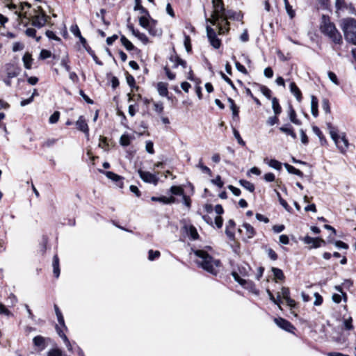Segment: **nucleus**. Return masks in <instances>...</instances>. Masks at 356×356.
Returning <instances> with one entry per match:
<instances>
[{
    "mask_svg": "<svg viewBox=\"0 0 356 356\" xmlns=\"http://www.w3.org/2000/svg\"><path fill=\"white\" fill-rule=\"evenodd\" d=\"M197 259L196 264L208 273L216 275L220 267V261L213 259L204 250H192Z\"/></svg>",
    "mask_w": 356,
    "mask_h": 356,
    "instance_id": "1",
    "label": "nucleus"
},
{
    "mask_svg": "<svg viewBox=\"0 0 356 356\" xmlns=\"http://www.w3.org/2000/svg\"><path fill=\"white\" fill-rule=\"evenodd\" d=\"M320 29L321 32L335 44H341L342 42L341 33L336 28L334 24L330 20L328 17L325 15L322 16Z\"/></svg>",
    "mask_w": 356,
    "mask_h": 356,
    "instance_id": "2",
    "label": "nucleus"
},
{
    "mask_svg": "<svg viewBox=\"0 0 356 356\" xmlns=\"http://www.w3.org/2000/svg\"><path fill=\"white\" fill-rule=\"evenodd\" d=\"M340 27L343 32L345 40L350 43L356 44V19L353 17L341 19Z\"/></svg>",
    "mask_w": 356,
    "mask_h": 356,
    "instance_id": "3",
    "label": "nucleus"
},
{
    "mask_svg": "<svg viewBox=\"0 0 356 356\" xmlns=\"http://www.w3.org/2000/svg\"><path fill=\"white\" fill-rule=\"evenodd\" d=\"M213 11L210 17H207L205 14V20L211 25H216L218 22L222 20L226 10L222 0H212Z\"/></svg>",
    "mask_w": 356,
    "mask_h": 356,
    "instance_id": "4",
    "label": "nucleus"
},
{
    "mask_svg": "<svg viewBox=\"0 0 356 356\" xmlns=\"http://www.w3.org/2000/svg\"><path fill=\"white\" fill-rule=\"evenodd\" d=\"M139 24L147 29L149 34L152 35H158L161 33V30L154 28L156 22L153 19L149 21L146 16H141L139 17Z\"/></svg>",
    "mask_w": 356,
    "mask_h": 356,
    "instance_id": "5",
    "label": "nucleus"
},
{
    "mask_svg": "<svg viewBox=\"0 0 356 356\" xmlns=\"http://www.w3.org/2000/svg\"><path fill=\"white\" fill-rule=\"evenodd\" d=\"M35 14L31 16V24L38 29L42 28L45 25L49 17L46 15L42 10L37 11L34 10Z\"/></svg>",
    "mask_w": 356,
    "mask_h": 356,
    "instance_id": "6",
    "label": "nucleus"
},
{
    "mask_svg": "<svg viewBox=\"0 0 356 356\" xmlns=\"http://www.w3.org/2000/svg\"><path fill=\"white\" fill-rule=\"evenodd\" d=\"M207 35L211 45L215 49H219L221 45V40L218 38V32L211 25L206 26Z\"/></svg>",
    "mask_w": 356,
    "mask_h": 356,
    "instance_id": "7",
    "label": "nucleus"
},
{
    "mask_svg": "<svg viewBox=\"0 0 356 356\" xmlns=\"http://www.w3.org/2000/svg\"><path fill=\"white\" fill-rule=\"evenodd\" d=\"M330 136L339 151L342 153L345 152L349 145L348 140L346 138V135H330Z\"/></svg>",
    "mask_w": 356,
    "mask_h": 356,
    "instance_id": "8",
    "label": "nucleus"
},
{
    "mask_svg": "<svg viewBox=\"0 0 356 356\" xmlns=\"http://www.w3.org/2000/svg\"><path fill=\"white\" fill-rule=\"evenodd\" d=\"M138 172L140 179L143 181H145L146 183H149V184H152L154 186L157 185L159 180L157 175L151 173L149 172L143 171L140 169L138 170Z\"/></svg>",
    "mask_w": 356,
    "mask_h": 356,
    "instance_id": "9",
    "label": "nucleus"
},
{
    "mask_svg": "<svg viewBox=\"0 0 356 356\" xmlns=\"http://www.w3.org/2000/svg\"><path fill=\"white\" fill-rule=\"evenodd\" d=\"M274 322L280 328L289 332H293L295 330V327L288 321L282 318H275Z\"/></svg>",
    "mask_w": 356,
    "mask_h": 356,
    "instance_id": "10",
    "label": "nucleus"
},
{
    "mask_svg": "<svg viewBox=\"0 0 356 356\" xmlns=\"http://www.w3.org/2000/svg\"><path fill=\"white\" fill-rule=\"evenodd\" d=\"M229 19H226V20H220L218 22V24L214 25L218 30V33L219 35H225L228 33L229 31Z\"/></svg>",
    "mask_w": 356,
    "mask_h": 356,
    "instance_id": "11",
    "label": "nucleus"
},
{
    "mask_svg": "<svg viewBox=\"0 0 356 356\" xmlns=\"http://www.w3.org/2000/svg\"><path fill=\"white\" fill-rule=\"evenodd\" d=\"M303 241L306 244H312V248H316L321 246V243H325L324 240L318 238H312L309 236H306Z\"/></svg>",
    "mask_w": 356,
    "mask_h": 356,
    "instance_id": "12",
    "label": "nucleus"
},
{
    "mask_svg": "<svg viewBox=\"0 0 356 356\" xmlns=\"http://www.w3.org/2000/svg\"><path fill=\"white\" fill-rule=\"evenodd\" d=\"M242 15L241 13H236L232 10H226L225 15L222 20L233 19V20H241L242 19Z\"/></svg>",
    "mask_w": 356,
    "mask_h": 356,
    "instance_id": "13",
    "label": "nucleus"
},
{
    "mask_svg": "<svg viewBox=\"0 0 356 356\" xmlns=\"http://www.w3.org/2000/svg\"><path fill=\"white\" fill-rule=\"evenodd\" d=\"M235 222L233 220H229L226 225L225 233L228 238L231 240H233L234 238V230L235 228Z\"/></svg>",
    "mask_w": 356,
    "mask_h": 356,
    "instance_id": "14",
    "label": "nucleus"
},
{
    "mask_svg": "<svg viewBox=\"0 0 356 356\" xmlns=\"http://www.w3.org/2000/svg\"><path fill=\"white\" fill-rule=\"evenodd\" d=\"M6 71L8 78H14L19 73V70L13 64H7L6 65Z\"/></svg>",
    "mask_w": 356,
    "mask_h": 356,
    "instance_id": "15",
    "label": "nucleus"
},
{
    "mask_svg": "<svg viewBox=\"0 0 356 356\" xmlns=\"http://www.w3.org/2000/svg\"><path fill=\"white\" fill-rule=\"evenodd\" d=\"M76 125L79 131H82L83 133H88V126L85 119L82 116L79 117V118L76 122Z\"/></svg>",
    "mask_w": 356,
    "mask_h": 356,
    "instance_id": "16",
    "label": "nucleus"
},
{
    "mask_svg": "<svg viewBox=\"0 0 356 356\" xmlns=\"http://www.w3.org/2000/svg\"><path fill=\"white\" fill-rule=\"evenodd\" d=\"M186 233L192 240H197L199 237V234L197 232L196 228L193 225L184 226Z\"/></svg>",
    "mask_w": 356,
    "mask_h": 356,
    "instance_id": "17",
    "label": "nucleus"
},
{
    "mask_svg": "<svg viewBox=\"0 0 356 356\" xmlns=\"http://www.w3.org/2000/svg\"><path fill=\"white\" fill-rule=\"evenodd\" d=\"M99 172L105 175L108 179H111L115 182H118L122 179V177L111 171H104L103 170L99 169Z\"/></svg>",
    "mask_w": 356,
    "mask_h": 356,
    "instance_id": "18",
    "label": "nucleus"
},
{
    "mask_svg": "<svg viewBox=\"0 0 356 356\" xmlns=\"http://www.w3.org/2000/svg\"><path fill=\"white\" fill-rule=\"evenodd\" d=\"M291 92L295 96L296 99L298 102H300L302 99V93L300 89L298 88L296 84L294 82H291L289 86Z\"/></svg>",
    "mask_w": 356,
    "mask_h": 356,
    "instance_id": "19",
    "label": "nucleus"
},
{
    "mask_svg": "<svg viewBox=\"0 0 356 356\" xmlns=\"http://www.w3.org/2000/svg\"><path fill=\"white\" fill-rule=\"evenodd\" d=\"M242 227L245 229V236L248 239L253 238L255 235V230L254 227L249 223L245 222Z\"/></svg>",
    "mask_w": 356,
    "mask_h": 356,
    "instance_id": "20",
    "label": "nucleus"
},
{
    "mask_svg": "<svg viewBox=\"0 0 356 356\" xmlns=\"http://www.w3.org/2000/svg\"><path fill=\"white\" fill-rule=\"evenodd\" d=\"M53 273L54 276L58 278L60 275V268H59V259L57 254H55L53 258Z\"/></svg>",
    "mask_w": 356,
    "mask_h": 356,
    "instance_id": "21",
    "label": "nucleus"
},
{
    "mask_svg": "<svg viewBox=\"0 0 356 356\" xmlns=\"http://www.w3.org/2000/svg\"><path fill=\"white\" fill-rule=\"evenodd\" d=\"M318 99L315 96L312 95L311 97V112L314 117L318 115Z\"/></svg>",
    "mask_w": 356,
    "mask_h": 356,
    "instance_id": "22",
    "label": "nucleus"
},
{
    "mask_svg": "<svg viewBox=\"0 0 356 356\" xmlns=\"http://www.w3.org/2000/svg\"><path fill=\"white\" fill-rule=\"evenodd\" d=\"M157 90L160 95L166 97L168 94V84L163 82H159L157 83Z\"/></svg>",
    "mask_w": 356,
    "mask_h": 356,
    "instance_id": "23",
    "label": "nucleus"
},
{
    "mask_svg": "<svg viewBox=\"0 0 356 356\" xmlns=\"http://www.w3.org/2000/svg\"><path fill=\"white\" fill-rule=\"evenodd\" d=\"M33 342L35 346L39 347L40 350L45 348V339L42 336H36L33 338Z\"/></svg>",
    "mask_w": 356,
    "mask_h": 356,
    "instance_id": "24",
    "label": "nucleus"
},
{
    "mask_svg": "<svg viewBox=\"0 0 356 356\" xmlns=\"http://www.w3.org/2000/svg\"><path fill=\"white\" fill-rule=\"evenodd\" d=\"M98 140V146L105 150L112 144V143L108 140L107 138L104 137L102 135H99Z\"/></svg>",
    "mask_w": 356,
    "mask_h": 356,
    "instance_id": "25",
    "label": "nucleus"
},
{
    "mask_svg": "<svg viewBox=\"0 0 356 356\" xmlns=\"http://www.w3.org/2000/svg\"><path fill=\"white\" fill-rule=\"evenodd\" d=\"M170 60L174 63V67H178L179 65H181L183 68H186V62L184 60H182L181 58H180L179 56H171L170 57Z\"/></svg>",
    "mask_w": 356,
    "mask_h": 356,
    "instance_id": "26",
    "label": "nucleus"
},
{
    "mask_svg": "<svg viewBox=\"0 0 356 356\" xmlns=\"http://www.w3.org/2000/svg\"><path fill=\"white\" fill-rule=\"evenodd\" d=\"M23 63H24V65L25 67V68L29 70L31 68V65H32V61H33V59H32V57H31V55L26 52L24 56H23Z\"/></svg>",
    "mask_w": 356,
    "mask_h": 356,
    "instance_id": "27",
    "label": "nucleus"
},
{
    "mask_svg": "<svg viewBox=\"0 0 356 356\" xmlns=\"http://www.w3.org/2000/svg\"><path fill=\"white\" fill-rule=\"evenodd\" d=\"M284 167L286 169V170L291 173V174H294V175H296L300 177H303V173L302 172H301L300 170L298 169H296V168H294L293 166L288 164V163H284Z\"/></svg>",
    "mask_w": 356,
    "mask_h": 356,
    "instance_id": "28",
    "label": "nucleus"
},
{
    "mask_svg": "<svg viewBox=\"0 0 356 356\" xmlns=\"http://www.w3.org/2000/svg\"><path fill=\"white\" fill-rule=\"evenodd\" d=\"M239 184L241 186H243L244 188L248 190V191L252 193L254 191V186L252 183L250 182L249 181L241 179L239 180Z\"/></svg>",
    "mask_w": 356,
    "mask_h": 356,
    "instance_id": "29",
    "label": "nucleus"
},
{
    "mask_svg": "<svg viewBox=\"0 0 356 356\" xmlns=\"http://www.w3.org/2000/svg\"><path fill=\"white\" fill-rule=\"evenodd\" d=\"M272 108L275 115H279L282 112V108L276 97L272 98Z\"/></svg>",
    "mask_w": 356,
    "mask_h": 356,
    "instance_id": "30",
    "label": "nucleus"
},
{
    "mask_svg": "<svg viewBox=\"0 0 356 356\" xmlns=\"http://www.w3.org/2000/svg\"><path fill=\"white\" fill-rule=\"evenodd\" d=\"M120 41L127 50L131 51L134 49V44L124 35L121 36Z\"/></svg>",
    "mask_w": 356,
    "mask_h": 356,
    "instance_id": "31",
    "label": "nucleus"
},
{
    "mask_svg": "<svg viewBox=\"0 0 356 356\" xmlns=\"http://www.w3.org/2000/svg\"><path fill=\"white\" fill-rule=\"evenodd\" d=\"M264 161L268 163V165L275 169L280 170L282 168V163L275 159H270L267 161V159H264Z\"/></svg>",
    "mask_w": 356,
    "mask_h": 356,
    "instance_id": "32",
    "label": "nucleus"
},
{
    "mask_svg": "<svg viewBox=\"0 0 356 356\" xmlns=\"http://www.w3.org/2000/svg\"><path fill=\"white\" fill-rule=\"evenodd\" d=\"M135 1V10H140L141 14L147 15L149 16L148 11L140 4V0H134Z\"/></svg>",
    "mask_w": 356,
    "mask_h": 356,
    "instance_id": "33",
    "label": "nucleus"
},
{
    "mask_svg": "<svg viewBox=\"0 0 356 356\" xmlns=\"http://www.w3.org/2000/svg\"><path fill=\"white\" fill-rule=\"evenodd\" d=\"M272 272L275 278L279 280H282L284 278V273L281 269L273 267L272 268Z\"/></svg>",
    "mask_w": 356,
    "mask_h": 356,
    "instance_id": "34",
    "label": "nucleus"
},
{
    "mask_svg": "<svg viewBox=\"0 0 356 356\" xmlns=\"http://www.w3.org/2000/svg\"><path fill=\"white\" fill-rule=\"evenodd\" d=\"M170 191L172 194L175 195H183L184 189L181 186H172L170 188Z\"/></svg>",
    "mask_w": 356,
    "mask_h": 356,
    "instance_id": "35",
    "label": "nucleus"
},
{
    "mask_svg": "<svg viewBox=\"0 0 356 356\" xmlns=\"http://www.w3.org/2000/svg\"><path fill=\"white\" fill-rule=\"evenodd\" d=\"M197 167L200 168L203 173H207L209 176L212 175L211 170H210V168H209L207 166L204 165L202 163V159H200L199 163L197 164Z\"/></svg>",
    "mask_w": 356,
    "mask_h": 356,
    "instance_id": "36",
    "label": "nucleus"
},
{
    "mask_svg": "<svg viewBox=\"0 0 356 356\" xmlns=\"http://www.w3.org/2000/svg\"><path fill=\"white\" fill-rule=\"evenodd\" d=\"M289 116L290 120L294 124H299V121L296 119V113L292 106H289Z\"/></svg>",
    "mask_w": 356,
    "mask_h": 356,
    "instance_id": "37",
    "label": "nucleus"
},
{
    "mask_svg": "<svg viewBox=\"0 0 356 356\" xmlns=\"http://www.w3.org/2000/svg\"><path fill=\"white\" fill-rule=\"evenodd\" d=\"M35 33H36V31L33 28H28L25 31V33H26V35L27 36L31 37V38H35L36 41L38 42L40 40L41 37H38L37 38L36 35H35Z\"/></svg>",
    "mask_w": 356,
    "mask_h": 356,
    "instance_id": "38",
    "label": "nucleus"
},
{
    "mask_svg": "<svg viewBox=\"0 0 356 356\" xmlns=\"http://www.w3.org/2000/svg\"><path fill=\"white\" fill-rule=\"evenodd\" d=\"M284 3V6L288 15L292 18L293 17L295 13L292 9V6L289 4L288 0H283Z\"/></svg>",
    "mask_w": 356,
    "mask_h": 356,
    "instance_id": "39",
    "label": "nucleus"
},
{
    "mask_svg": "<svg viewBox=\"0 0 356 356\" xmlns=\"http://www.w3.org/2000/svg\"><path fill=\"white\" fill-rule=\"evenodd\" d=\"M129 135H121L120 143L122 146H127L130 143Z\"/></svg>",
    "mask_w": 356,
    "mask_h": 356,
    "instance_id": "40",
    "label": "nucleus"
},
{
    "mask_svg": "<svg viewBox=\"0 0 356 356\" xmlns=\"http://www.w3.org/2000/svg\"><path fill=\"white\" fill-rule=\"evenodd\" d=\"M154 111L161 114L163 111V105L162 102H153Z\"/></svg>",
    "mask_w": 356,
    "mask_h": 356,
    "instance_id": "41",
    "label": "nucleus"
},
{
    "mask_svg": "<svg viewBox=\"0 0 356 356\" xmlns=\"http://www.w3.org/2000/svg\"><path fill=\"white\" fill-rule=\"evenodd\" d=\"M232 275L234 277V280L237 282L241 286H244L246 283V281L240 277L238 274L236 272H232Z\"/></svg>",
    "mask_w": 356,
    "mask_h": 356,
    "instance_id": "42",
    "label": "nucleus"
},
{
    "mask_svg": "<svg viewBox=\"0 0 356 356\" xmlns=\"http://www.w3.org/2000/svg\"><path fill=\"white\" fill-rule=\"evenodd\" d=\"M267 293H268V296H269L270 300L273 302H274L275 305H277L279 306V307L280 308V295H278L277 298H279V300H277V299L274 297L273 294L271 293V291H270L269 289H268V290H267Z\"/></svg>",
    "mask_w": 356,
    "mask_h": 356,
    "instance_id": "43",
    "label": "nucleus"
},
{
    "mask_svg": "<svg viewBox=\"0 0 356 356\" xmlns=\"http://www.w3.org/2000/svg\"><path fill=\"white\" fill-rule=\"evenodd\" d=\"M353 319L351 317H349L347 319H345L343 321V326H344V328L347 330H350L353 328Z\"/></svg>",
    "mask_w": 356,
    "mask_h": 356,
    "instance_id": "44",
    "label": "nucleus"
},
{
    "mask_svg": "<svg viewBox=\"0 0 356 356\" xmlns=\"http://www.w3.org/2000/svg\"><path fill=\"white\" fill-rule=\"evenodd\" d=\"M229 102L230 104V108L232 111V113L234 116H237L238 114V107L236 106V104H234V102L233 99H229Z\"/></svg>",
    "mask_w": 356,
    "mask_h": 356,
    "instance_id": "45",
    "label": "nucleus"
},
{
    "mask_svg": "<svg viewBox=\"0 0 356 356\" xmlns=\"http://www.w3.org/2000/svg\"><path fill=\"white\" fill-rule=\"evenodd\" d=\"M60 118V113L58 111H55L49 119V122L51 124H54L58 122Z\"/></svg>",
    "mask_w": 356,
    "mask_h": 356,
    "instance_id": "46",
    "label": "nucleus"
},
{
    "mask_svg": "<svg viewBox=\"0 0 356 356\" xmlns=\"http://www.w3.org/2000/svg\"><path fill=\"white\" fill-rule=\"evenodd\" d=\"M261 93L268 99H270L271 97V90L268 88L266 86H261L260 88Z\"/></svg>",
    "mask_w": 356,
    "mask_h": 356,
    "instance_id": "47",
    "label": "nucleus"
},
{
    "mask_svg": "<svg viewBox=\"0 0 356 356\" xmlns=\"http://www.w3.org/2000/svg\"><path fill=\"white\" fill-rule=\"evenodd\" d=\"M184 46L186 51L189 52L191 50V38L188 35H184Z\"/></svg>",
    "mask_w": 356,
    "mask_h": 356,
    "instance_id": "48",
    "label": "nucleus"
},
{
    "mask_svg": "<svg viewBox=\"0 0 356 356\" xmlns=\"http://www.w3.org/2000/svg\"><path fill=\"white\" fill-rule=\"evenodd\" d=\"M47 356H62V351L58 348H53L48 351Z\"/></svg>",
    "mask_w": 356,
    "mask_h": 356,
    "instance_id": "49",
    "label": "nucleus"
},
{
    "mask_svg": "<svg viewBox=\"0 0 356 356\" xmlns=\"http://www.w3.org/2000/svg\"><path fill=\"white\" fill-rule=\"evenodd\" d=\"M148 253V259L150 261H153L154 259L158 258L160 256V252L158 250L154 251L152 250H150Z\"/></svg>",
    "mask_w": 356,
    "mask_h": 356,
    "instance_id": "50",
    "label": "nucleus"
},
{
    "mask_svg": "<svg viewBox=\"0 0 356 356\" xmlns=\"http://www.w3.org/2000/svg\"><path fill=\"white\" fill-rule=\"evenodd\" d=\"M211 183L216 185L219 188H222L224 185V183L221 180V177L220 175H218L215 179H211Z\"/></svg>",
    "mask_w": 356,
    "mask_h": 356,
    "instance_id": "51",
    "label": "nucleus"
},
{
    "mask_svg": "<svg viewBox=\"0 0 356 356\" xmlns=\"http://www.w3.org/2000/svg\"><path fill=\"white\" fill-rule=\"evenodd\" d=\"M134 35L137 37L143 43H147L148 42V38L145 35V34L140 33L138 31Z\"/></svg>",
    "mask_w": 356,
    "mask_h": 356,
    "instance_id": "52",
    "label": "nucleus"
},
{
    "mask_svg": "<svg viewBox=\"0 0 356 356\" xmlns=\"http://www.w3.org/2000/svg\"><path fill=\"white\" fill-rule=\"evenodd\" d=\"M235 66H236V68L237 69V70L239 71L240 72H241L244 74H248V72H247V70L245 69V67L243 65H241L239 62L236 61Z\"/></svg>",
    "mask_w": 356,
    "mask_h": 356,
    "instance_id": "53",
    "label": "nucleus"
},
{
    "mask_svg": "<svg viewBox=\"0 0 356 356\" xmlns=\"http://www.w3.org/2000/svg\"><path fill=\"white\" fill-rule=\"evenodd\" d=\"M51 52L46 49H42L40 54V58L41 59H46L51 57Z\"/></svg>",
    "mask_w": 356,
    "mask_h": 356,
    "instance_id": "54",
    "label": "nucleus"
},
{
    "mask_svg": "<svg viewBox=\"0 0 356 356\" xmlns=\"http://www.w3.org/2000/svg\"><path fill=\"white\" fill-rule=\"evenodd\" d=\"M281 293H282V298L285 300L290 298V296H289L290 292H289V289L288 288L282 287L281 289Z\"/></svg>",
    "mask_w": 356,
    "mask_h": 356,
    "instance_id": "55",
    "label": "nucleus"
},
{
    "mask_svg": "<svg viewBox=\"0 0 356 356\" xmlns=\"http://www.w3.org/2000/svg\"><path fill=\"white\" fill-rule=\"evenodd\" d=\"M47 37L54 40H60V39L51 31H47L45 33Z\"/></svg>",
    "mask_w": 356,
    "mask_h": 356,
    "instance_id": "56",
    "label": "nucleus"
},
{
    "mask_svg": "<svg viewBox=\"0 0 356 356\" xmlns=\"http://www.w3.org/2000/svg\"><path fill=\"white\" fill-rule=\"evenodd\" d=\"M60 65L67 71H70V67L68 65V60L66 58H64L60 61Z\"/></svg>",
    "mask_w": 356,
    "mask_h": 356,
    "instance_id": "57",
    "label": "nucleus"
},
{
    "mask_svg": "<svg viewBox=\"0 0 356 356\" xmlns=\"http://www.w3.org/2000/svg\"><path fill=\"white\" fill-rule=\"evenodd\" d=\"M314 296H315V300H314V305H316V306H318V305H321L323 302V298L322 296L318 294V293H316L314 294Z\"/></svg>",
    "mask_w": 356,
    "mask_h": 356,
    "instance_id": "58",
    "label": "nucleus"
},
{
    "mask_svg": "<svg viewBox=\"0 0 356 356\" xmlns=\"http://www.w3.org/2000/svg\"><path fill=\"white\" fill-rule=\"evenodd\" d=\"M0 314L6 316L11 314L10 312L2 303H0Z\"/></svg>",
    "mask_w": 356,
    "mask_h": 356,
    "instance_id": "59",
    "label": "nucleus"
},
{
    "mask_svg": "<svg viewBox=\"0 0 356 356\" xmlns=\"http://www.w3.org/2000/svg\"><path fill=\"white\" fill-rule=\"evenodd\" d=\"M232 193L236 196H239L241 195V190L236 187H234L232 185H229L227 187Z\"/></svg>",
    "mask_w": 356,
    "mask_h": 356,
    "instance_id": "60",
    "label": "nucleus"
},
{
    "mask_svg": "<svg viewBox=\"0 0 356 356\" xmlns=\"http://www.w3.org/2000/svg\"><path fill=\"white\" fill-rule=\"evenodd\" d=\"M146 151L149 154H154L153 143L152 141H147L145 145Z\"/></svg>",
    "mask_w": 356,
    "mask_h": 356,
    "instance_id": "61",
    "label": "nucleus"
},
{
    "mask_svg": "<svg viewBox=\"0 0 356 356\" xmlns=\"http://www.w3.org/2000/svg\"><path fill=\"white\" fill-rule=\"evenodd\" d=\"M70 31L76 36V37H79L80 36L81 34V32H80V30L78 27L77 25H74V26H72L71 28H70Z\"/></svg>",
    "mask_w": 356,
    "mask_h": 356,
    "instance_id": "62",
    "label": "nucleus"
},
{
    "mask_svg": "<svg viewBox=\"0 0 356 356\" xmlns=\"http://www.w3.org/2000/svg\"><path fill=\"white\" fill-rule=\"evenodd\" d=\"M182 200L184 204L188 208H190L191 204V198L188 196L184 194L182 195Z\"/></svg>",
    "mask_w": 356,
    "mask_h": 356,
    "instance_id": "63",
    "label": "nucleus"
},
{
    "mask_svg": "<svg viewBox=\"0 0 356 356\" xmlns=\"http://www.w3.org/2000/svg\"><path fill=\"white\" fill-rule=\"evenodd\" d=\"M328 77H329L330 80L332 82H333L334 84H336V85L339 84L337 77L336 74L334 72H328Z\"/></svg>",
    "mask_w": 356,
    "mask_h": 356,
    "instance_id": "64",
    "label": "nucleus"
}]
</instances>
